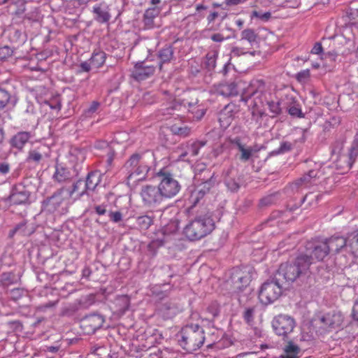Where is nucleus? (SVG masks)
Here are the masks:
<instances>
[{
	"mask_svg": "<svg viewBox=\"0 0 358 358\" xmlns=\"http://www.w3.org/2000/svg\"><path fill=\"white\" fill-rule=\"evenodd\" d=\"M280 192H275L268 194L259 200V206L260 208H267L275 204L280 199Z\"/></svg>",
	"mask_w": 358,
	"mask_h": 358,
	"instance_id": "obj_32",
	"label": "nucleus"
},
{
	"mask_svg": "<svg viewBox=\"0 0 358 358\" xmlns=\"http://www.w3.org/2000/svg\"><path fill=\"white\" fill-rule=\"evenodd\" d=\"M13 53V50L7 45L0 48V60L6 59L12 56Z\"/></svg>",
	"mask_w": 358,
	"mask_h": 358,
	"instance_id": "obj_56",
	"label": "nucleus"
},
{
	"mask_svg": "<svg viewBox=\"0 0 358 358\" xmlns=\"http://www.w3.org/2000/svg\"><path fill=\"white\" fill-rule=\"evenodd\" d=\"M188 111L193 114L194 118L197 120H201L206 113V109L201 106H197L195 109L190 110L188 109Z\"/></svg>",
	"mask_w": 358,
	"mask_h": 358,
	"instance_id": "obj_54",
	"label": "nucleus"
},
{
	"mask_svg": "<svg viewBox=\"0 0 358 358\" xmlns=\"http://www.w3.org/2000/svg\"><path fill=\"white\" fill-rule=\"evenodd\" d=\"M348 243L350 251L358 257V234L351 236L348 239Z\"/></svg>",
	"mask_w": 358,
	"mask_h": 358,
	"instance_id": "obj_43",
	"label": "nucleus"
},
{
	"mask_svg": "<svg viewBox=\"0 0 358 358\" xmlns=\"http://www.w3.org/2000/svg\"><path fill=\"white\" fill-rule=\"evenodd\" d=\"M343 315L341 311L332 310L320 318V322L327 328L336 329L340 327L343 322Z\"/></svg>",
	"mask_w": 358,
	"mask_h": 358,
	"instance_id": "obj_20",
	"label": "nucleus"
},
{
	"mask_svg": "<svg viewBox=\"0 0 358 358\" xmlns=\"http://www.w3.org/2000/svg\"><path fill=\"white\" fill-rule=\"evenodd\" d=\"M153 224L152 216L144 215L136 218V225L141 230H147Z\"/></svg>",
	"mask_w": 358,
	"mask_h": 358,
	"instance_id": "obj_38",
	"label": "nucleus"
},
{
	"mask_svg": "<svg viewBox=\"0 0 358 358\" xmlns=\"http://www.w3.org/2000/svg\"><path fill=\"white\" fill-rule=\"evenodd\" d=\"M224 183L227 189L231 192H237L241 187L239 179H235L231 177L227 178Z\"/></svg>",
	"mask_w": 358,
	"mask_h": 358,
	"instance_id": "obj_47",
	"label": "nucleus"
},
{
	"mask_svg": "<svg viewBox=\"0 0 358 358\" xmlns=\"http://www.w3.org/2000/svg\"><path fill=\"white\" fill-rule=\"evenodd\" d=\"M22 111L26 117H29L36 113L34 104L29 100L27 99L22 105Z\"/></svg>",
	"mask_w": 358,
	"mask_h": 358,
	"instance_id": "obj_45",
	"label": "nucleus"
},
{
	"mask_svg": "<svg viewBox=\"0 0 358 358\" xmlns=\"http://www.w3.org/2000/svg\"><path fill=\"white\" fill-rule=\"evenodd\" d=\"M174 132L176 134L180 136L186 137L189 136L190 133V129L187 127H176Z\"/></svg>",
	"mask_w": 358,
	"mask_h": 358,
	"instance_id": "obj_60",
	"label": "nucleus"
},
{
	"mask_svg": "<svg viewBox=\"0 0 358 358\" xmlns=\"http://www.w3.org/2000/svg\"><path fill=\"white\" fill-rule=\"evenodd\" d=\"M358 157V148L352 145L348 153V166L351 168Z\"/></svg>",
	"mask_w": 358,
	"mask_h": 358,
	"instance_id": "obj_53",
	"label": "nucleus"
},
{
	"mask_svg": "<svg viewBox=\"0 0 358 358\" xmlns=\"http://www.w3.org/2000/svg\"><path fill=\"white\" fill-rule=\"evenodd\" d=\"M295 326L294 319L288 315L280 314L272 321V327L275 334L284 338L293 331Z\"/></svg>",
	"mask_w": 358,
	"mask_h": 358,
	"instance_id": "obj_12",
	"label": "nucleus"
},
{
	"mask_svg": "<svg viewBox=\"0 0 358 358\" xmlns=\"http://www.w3.org/2000/svg\"><path fill=\"white\" fill-rule=\"evenodd\" d=\"M155 155L150 151L134 153L124 164L127 173V180L136 177V180H141L145 176L155 163Z\"/></svg>",
	"mask_w": 358,
	"mask_h": 358,
	"instance_id": "obj_1",
	"label": "nucleus"
},
{
	"mask_svg": "<svg viewBox=\"0 0 358 358\" xmlns=\"http://www.w3.org/2000/svg\"><path fill=\"white\" fill-rule=\"evenodd\" d=\"M101 173L99 171H94L87 173L84 186L82 187L81 194H87L88 191H93L101 182Z\"/></svg>",
	"mask_w": 358,
	"mask_h": 358,
	"instance_id": "obj_25",
	"label": "nucleus"
},
{
	"mask_svg": "<svg viewBox=\"0 0 358 358\" xmlns=\"http://www.w3.org/2000/svg\"><path fill=\"white\" fill-rule=\"evenodd\" d=\"M45 153H43L41 148H37L34 150H30L28 152L27 157L26 158L27 162H32L35 164H39L43 159Z\"/></svg>",
	"mask_w": 358,
	"mask_h": 358,
	"instance_id": "obj_35",
	"label": "nucleus"
},
{
	"mask_svg": "<svg viewBox=\"0 0 358 358\" xmlns=\"http://www.w3.org/2000/svg\"><path fill=\"white\" fill-rule=\"evenodd\" d=\"M310 268L307 257L299 255L293 263L281 264L276 273L278 279L284 282H293L303 275L306 274Z\"/></svg>",
	"mask_w": 358,
	"mask_h": 358,
	"instance_id": "obj_4",
	"label": "nucleus"
},
{
	"mask_svg": "<svg viewBox=\"0 0 358 358\" xmlns=\"http://www.w3.org/2000/svg\"><path fill=\"white\" fill-rule=\"evenodd\" d=\"M155 71L152 65H148L145 62H137L131 71V77L138 82L150 78Z\"/></svg>",
	"mask_w": 358,
	"mask_h": 358,
	"instance_id": "obj_17",
	"label": "nucleus"
},
{
	"mask_svg": "<svg viewBox=\"0 0 358 358\" xmlns=\"http://www.w3.org/2000/svg\"><path fill=\"white\" fill-rule=\"evenodd\" d=\"M293 148V144L288 141H282L280 143V145L278 148L272 151L271 154L273 155H278L281 154H284L291 151Z\"/></svg>",
	"mask_w": 358,
	"mask_h": 358,
	"instance_id": "obj_42",
	"label": "nucleus"
},
{
	"mask_svg": "<svg viewBox=\"0 0 358 358\" xmlns=\"http://www.w3.org/2000/svg\"><path fill=\"white\" fill-rule=\"evenodd\" d=\"M206 310L211 315V318L207 319L213 320L220 314V306L217 302H213L208 306Z\"/></svg>",
	"mask_w": 358,
	"mask_h": 358,
	"instance_id": "obj_50",
	"label": "nucleus"
},
{
	"mask_svg": "<svg viewBox=\"0 0 358 358\" xmlns=\"http://www.w3.org/2000/svg\"><path fill=\"white\" fill-rule=\"evenodd\" d=\"M106 58V54L103 51L98 50L93 52L90 61L93 67L99 68L104 64Z\"/></svg>",
	"mask_w": 358,
	"mask_h": 358,
	"instance_id": "obj_34",
	"label": "nucleus"
},
{
	"mask_svg": "<svg viewBox=\"0 0 358 358\" xmlns=\"http://www.w3.org/2000/svg\"><path fill=\"white\" fill-rule=\"evenodd\" d=\"M117 305L120 306V308L119 310L122 313H124L128 309L129 306V299L126 296H120L117 299Z\"/></svg>",
	"mask_w": 358,
	"mask_h": 358,
	"instance_id": "obj_52",
	"label": "nucleus"
},
{
	"mask_svg": "<svg viewBox=\"0 0 358 358\" xmlns=\"http://www.w3.org/2000/svg\"><path fill=\"white\" fill-rule=\"evenodd\" d=\"M329 253L325 241H313L306 243L305 253L300 255L307 257L310 266L314 260L322 261Z\"/></svg>",
	"mask_w": 358,
	"mask_h": 358,
	"instance_id": "obj_11",
	"label": "nucleus"
},
{
	"mask_svg": "<svg viewBox=\"0 0 358 358\" xmlns=\"http://www.w3.org/2000/svg\"><path fill=\"white\" fill-rule=\"evenodd\" d=\"M205 142L196 141L192 143L187 147V150L180 155L181 157H184L186 155H190L191 157H196L199 155L200 149L204 146Z\"/></svg>",
	"mask_w": 358,
	"mask_h": 358,
	"instance_id": "obj_37",
	"label": "nucleus"
},
{
	"mask_svg": "<svg viewBox=\"0 0 358 358\" xmlns=\"http://www.w3.org/2000/svg\"><path fill=\"white\" fill-rule=\"evenodd\" d=\"M215 93L224 97L234 96L238 94V88L235 83H220L215 86Z\"/></svg>",
	"mask_w": 358,
	"mask_h": 358,
	"instance_id": "obj_27",
	"label": "nucleus"
},
{
	"mask_svg": "<svg viewBox=\"0 0 358 358\" xmlns=\"http://www.w3.org/2000/svg\"><path fill=\"white\" fill-rule=\"evenodd\" d=\"M239 152H241L239 159L241 162H246L251 158L254 152V150L251 147H248L245 145H244L239 150Z\"/></svg>",
	"mask_w": 358,
	"mask_h": 358,
	"instance_id": "obj_46",
	"label": "nucleus"
},
{
	"mask_svg": "<svg viewBox=\"0 0 358 358\" xmlns=\"http://www.w3.org/2000/svg\"><path fill=\"white\" fill-rule=\"evenodd\" d=\"M283 282L275 275L273 278L264 282L259 291V299L265 304H270L276 301L282 294Z\"/></svg>",
	"mask_w": 358,
	"mask_h": 358,
	"instance_id": "obj_7",
	"label": "nucleus"
},
{
	"mask_svg": "<svg viewBox=\"0 0 358 358\" xmlns=\"http://www.w3.org/2000/svg\"><path fill=\"white\" fill-rule=\"evenodd\" d=\"M229 143L231 145L236 148L238 150L244 145L240 137L236 136L233 138H229Z\"/></svg>",
	"mask_w": 358,
	"mask_h": 358,
	"instance_id": "obj_63",
	"label": "nucleus"
},
{
	"mask_svg": "<svg viewBox=\"0 0 358 358\" xmlns=\"http://www.w3.org/2000/svg\"><path fill=\"white\" fill-rule=\"evenodd\" d=\"M258 34L252 29H245L241 33V41H247L250 46L257 44Z\"/></svg>",
	"mask_w": 358,
	"mask_h": 358,
	"instance_id": "obj_31",
	"label": "nucleus"
},
{
	"mask_svg": "<svg viewBox=\"0 0 358 358\" xmlns=\"http://www.w3.org/2000/svg\"><path fill=\"white\" fill-rule=\"evenodd\" d=\"M17 102V98L8 91L0 88V109L4 108L6 106H15Z\"/></svg>",
	"mask_w": 358,
	"mask_h": 358,
	"instance_id": "obj_28",
	"label": "nucleus"
},
{
	"mask_svg": "<svg viewBox=\"0 0 358 358\" xmlns=\"http://www.w3.org/2000/svg\"><path fill=\"white\" fill-rule=\"evenodd\" d=\"M178 229V222L177 220L171 221L164 228V233H174Z\"/></svg>",
	"mask_w": 358,
	"mask_h": 358,
	"instance_id": "obj_59",
	"label": "nucleus"
},
{
	"mask_svg": "<svg viewBox=\"0 0 358 358\" xmlns=\"http://www.w3.org/2000/svg\"><path fill=\"white\" fill-rule=\"evenodd\" d=\"M140 195L143 204L148 207H157L164 200L158 186L143 185L141 187Z\"/></svg>",
	"mask_w": 358,
	"mask_h": 358,
	"instance_id": "obj_13",
	"label": "nucleus"
},
{
	"mask_svg": "<svg viewBox=\"0 0 358 358\" xmlns=\"http://www.w3.org/2000/svg\"><path fill=\"white\" fill-rule=\"evenodd\" d=\"M318 177V171L311 169L307 173L296 180L289 186L293 192H299L301 188L307 187L310 185Z\"/></svg>",
	"mask_w": 358,
	"mask_h": 358,
	"instance_id": "obj_18",
	"label": "nucleus"
},
{
	"mask_svg": "<svg viewBox=\"0 0 358 358\" xmlns=\"http://www.w3.org/2000/svg\"><path fill=\"white\" fill-rule=\"evenodd\" d=\"M254 308H247L243 313V318L248 324H250L254 320Z\"/></svg>",
	"mask_w": 358,
	"mask_h": 358,
	"instance_id": "obj_58",
	"label": "nucleus"
},
{
	"mask_svg": "<svg viewBox=\"0 0 358 358\" xmlns=\"http://www.w3.org/2000/svg\"><path fill=\"white\" fill-rule=\"evenodd\" d=\"M282 103H285V96L277 102L273 101L267 102L268 110L272 114L271 115V117H276L282 113L284 109L282 107Z\"/></svg>",
	"mask_w": 358,
	"mask_h": 358,
	"instance_id": "obj_33",
	"label": "nucleus"
},
{
	"mask_svg": "<svg viewBox=\"0 0 358 358\" xmlns=\"http://www.w3.org/2000/svg\"><path fill=\"white\" fill-rule=\"evenodd\" d=\"M162 308L166 312L168 317H172L180 310V307L177 304L171 302L164 303Z\"/></svg>",
	"mask_w": 358,
	"mask_h": 358,
	"instance_id": "obj_44",
	"label": "nucleus"
},
{
	"mask_svg": "<svg viewBox=\"0 0 358 358\" xmlns=\"http://www.w3.org/2000/svg\"><path fill=\"white\" fill-rule=\"evenodd\" d=\"M348 24L351 27L358 28V9L350 7L346 11Z\"/></svg>",
	"mask_w": 358,
	"mask_h": 358,
	"instance_id": "obj_39",
	"label": "nucleus"
},
{
	"mask_svg": "<svg viewBox=\"0 0 358 358\" xmlns=\"http://www.w3.org/2000/svg\"><path fill=\"white\" fill-rule=\"evenodd\" d=\"M194 180L196 183L191 190L189 197V201L191 203L189 210H192L199 203L209 194L210 189L215 187L217 182L215 173L207 169H201L199 173H196Z\"/></svg>",
	"mask_w": 358,
	"mask_h": 358,
	"instance_id": "obj_2",
	"label": "nucleus"
},
{
	"mask_svg": "<svg viewBox=\"0 0 358 358\" xmlns=\"http://www.w3.org/2000/svg\"><path fill=\"white\" fill-rule=\"evenodd\" d=\"M31 192L22 183H18L12 187L10 195L3 199L4 201H9L13 205L29 204Z\"/></svg>",
	"mask_w": 358,
	"mask_h": 358,
	"instance_id": "obj_14",
	"label": "nucleus"
},
{
	"mask_svg": "<svg viewBox=\"0 0 358 358\" xmlns=\"http://www.w3.org/2000/svg\"><path fill=\"white\" fill-rule=\"evenodd\" d=\"M158 58L159 59V69L160 70L162 69V65L164 63H169L173 59V50L171 46L168 45L162 49H161L158 52Z\"/></svg>",
	"mask_w": 358,
	"mask_h": 358,
	"instance_id": "obj_29",
	"label": "nucleus"
},
{
	"mask_svg": "<svg viewBox=\"0 0 358 358\" xmlns=\"http://www.w3.org/2000/svg\"><path fill=\"white\" fill-rule=\"evenodd\" d=\"M85 182L83 180H78L73 185L72 189L67 192L66 191V195L72 196L73 194L77 193V196L80 197L84 194H81L82 187L84 186Z\"/></svg>",
	"mask_w": 358,
	"mask_h": 358,
	"instance_id": "obj_49",
	"label": "nucleus"
},
{
	"mask_svg": "<svg viewBox=\"0 0 358 358\" xmlns=\"http://www.w3.org/2000/svg\"><path fill=\"white\" fill-rule=\"evenodd\" d=\"M33 137L29 131H22L16 133L9 139V144L11 148L22 151L24 145Z\"/></svg>",
	"mask_w": 358,
	"mask_h": 358,
	"instance_id": "obj_22",
	"label": "nucleus"
},
{
	"mask_svg": "<svg viewBox=\"0 0 358 358\" xmlns=\"http://www.w3.org/2000/svg\"><path fill=\"white\" fill-rule=\"evenodd\" d=\"M92 13L94 20L100 24L108 23L111 18L109 6L105 1L94 5L92 8Z\"/></svg>",
	"mask_w": 358,
	"mask_h": 358,
	"instance_id": "obj_19",
	"label": "nucleus"
},
{
	"mask_svg": "<svg viewBox=\"0 0 358 358\" xmlns=\"http://www.w3.org/2000/svg\"><path fill=\"white\" fill-rule=\"evenodd\" d=\"M344 274L349 280L354 282L356 280H358V265L345 268L344 269Z\"/></svg>",
	"mask_w": 358,
	"mask_h": 358,
	"instance_id": "obj_48",
	"label": "nucleus"
},
{
	"mask_svg": "<svg viewBox=\"0 0 358 358\" xmlns=\"http://www.w3.org/2000/svg\"><path fill=\"white\" fill-rule=\"evenodd\" d=\"M160 11L161 9L157 6L149 8L145 10L142 20L145 29H152L158 27L156 19L159 15Z\"/></svg>",
	"mask_w": 358,
	"mask_h": 358,
	"instance_id": "obj_24",
	"label": "nucleus"
},
{
	"mask_svg": "<svg viewBox=\"0 0 358 358\" xmlns=\"http://www.w3.org/2000/svg\"><path fill=\"white\" fill-rule=\"evenodd\" d=\"M33 232V228H29L27 226V222L23 221L17 224L12 230L10 231L9 236L13 237L16 234H18L21 236H29Z\"/></svg>",
	"mask_w": 358,
	"mask_h": 358,
	"instance_id": "obj_30",
	"label": "nucleus"
},
{
	"mask_svg": "<svg viewBox=\"0 0 358 358\" xmlns=\"http://www.w3.org/2000/svg\"><path fill=\"white\" fill-rule=\"evenodd\" d=\"M110 220L115 223L120 222L122 219V214L120 211H110L108 214Z\"/></svg>",
	"mask_w": 358,
	"mask_h": 358,
	"instance_id": "obj_62",
	"label": "nucleus"
},
{
	"mask_svg": "<svg viewBox=\"0 0 358 358\" xmlns=\"http://www.w3.org/2000/svg\"><path fill=\"white\" fill-rule=\"evenodd\" d=\"M324 241L329 252H338L344 247L348 248V240L343 236H333Z\"/></svg>",
	"mask_w": 358,
	"mask_h": 358,
	"instance_id": "obj_26",
	"label": "nucleus"
},
{
	"mask_svg": "<svg viewBox=\"0 0 358 358\" xmlns=\"http://www.w3.org/2000/svg\"><path fill=\"white\" fill-rule=\"evenodd\" d=\"M263 90H264V84H262L259 86V90H254L252 88L250 89V91L249 94H242L241 96V101L244 102H247L249 99L251 97H254V99H262V96L263 95Z\"/></svg>",
	"mask_w": 358,
	"mask_h": 358,
	"instance_id": "obj_40",
	"label": "nucleus"
},
{
	"mask_svg": "<svg viewBox=\"0 0 358 358\" xmlns=\"http://www.w3.org/2000/svg\"><path fill=\"white\" fill-rule=\"evenodd\" d=\"M67 196L66 189L62 187L57 189L54 194L42 201V210L49 213L58 212L64 213L66 211V205Z\"/></svg>",
	"mask_w": 358,
	"mask_h": 358,
	"instance_id": "obj_8",
	"label": "nucleus"
},
{
	"mask_svg": "<svg viewBox=\"0 0 358 358\" xmlns=\"http://www.w3.org/2000/svg\"><path fill=\"white\" fill-rule=\"evenodd\" d=\"M180 345L186 350H196L200 348L205 341V332L199 324H187L181 331Z\"/></svg>",
	"mask_w": 358,
	"mask_h": 358,
	"instance_id": "obj_5",
	"label": "nucleus"
},
{
	"mask_svg": "<svg viewBox=\"0 0 358 358\" xmlns=\"http://www.w3.org/2000/svg\"><path fill=\"white\" fill-rule=\"evenodd\" d=\"M284 352L285 355L293 356L299 358V354L300 353L299 347L294 343L292 341H289L284 347Z\"/></svg>",
	"mask_w": 358,
	"mask_h": 358,
	"instance_id": "obj_41",
	"label": "nucleus"
},
{
	"mask_svg": "<svg viewBox=\"0 0 358 358\" xmlns=\"http://www.w3.org/2000/svg\"><path fill=\"white\" fill-rule=\"evenodd\" d=\"M271 17L270 12L262 13L260 11L254 10L252 13V17H257L262 20L263 22H267Z\"/></svg>",
	"mask_w": 358,
	"mask_h": 358,
	"instance_id": "obj_55",
	"label": "nucleus"
},
{
	"mask_svg": "<svg viewBox=\"0 0 358 358\" xmlns=\"http://www.w3.org/2000/svg\"><path fill=\"white\" fill-rule=\"evenodd\" d=\"M17 277L13 272H6L0 275V285L4 287L17 283Z\"/></svg>",
	"mask_w": 358,
	"mask_h": 358,
	"instance_id": "obj_36",
	"label": "nucleus"
},
{
	"mask_svg": "<svg viewBox=\"0 0 358 358\" xmlns=\"http://www.w3.org/2000/svg\"><path fill=\"white\" fill-rule=\"evenodd\" d=\"M105 322L102 315L93 313L85 316L80 320V327L87 334H92L100 329Z\"/></svg>",
	"mask_w": 358,
	"mask_h": 358,
	"instance_id": "obj_16",
	"label": "nucleus"
},
{
	"mask_svg": "<svg viewBox=\"0 0 358 358\" xmlns=\"http://www.w3.org/2000/svg\"><path fill=\"white\" fill-rule=\"evenodd\" d=\"M282 107L291 116L296 117H303L304 116L296 97L292 94L285 95V103H282Z\"/></svg>",
	"mask_w": 358,
	"mask_h": 358,
	"instance_id": "obj_21",
	"label": "nucleus"
},
{
	"mask_svg": "<svg viewBox=\"0 0 358 358\" xmlns=\"http://www.w3.org/2000/svg\"><path fill=\"white\" fill-rule=\"evenodd\" d=\"M199 100L195 99L194 101H189L187 99H174L169 102L166 106L160 110L161 115L168 118L173 115H180L178 113H182L188 109H195L198 105Z\"/></svg>",
	"mask_w": 358,
	"mask_h": 358,
	"instance_id": "obj_10",
	"label": "nucleus"
},
{
	"mask_svg": "<svg viewBox=\"0 0 358 358\" xmlns=\"http://www.w3.org/2000/svg\"><path fill=\"white\" fill-rule=\"evenodd\" d=\"M24 294V291L22 288H15L10 291V298L14 301H17L20 299Z\"/></svg>",
	"mask_w": 358,
	"mask_h": 358,
	"instance_id": "obj_57",
	"label": "nucleus"
},
{
	"mask_svg": "<svg viewBox=\"0 0 358 358\" xmlns=\"http://www.w3.org/2000/svg\"><path fill=\"white\" fill-rule=\"evenodd\" d=\"M83 166L82 163H76L74 165H71V167H66L61 164H57L53 178L58 182H63L71 180L79 175Z\"/></svg>",
	"mask_w": 358,
	"mask_h": 358,
	"instance_id": "obj_15",
	"label": "nucleus"
},
{
	"mask_svg": "<svg viewBox=\"0 0 358 358\" xmlns=\"http://www.w3.org/2000/svg\"><path fill=\"white\" fill-rule=\"evenodd\" d=\"M204 67L208 71H212L215 69L216 66V57L215 55H207L206 57V60L204 62Z\"/></svg>",
	"mask_w": 358,
	"mask_h": 358,
	"instance_id": "obj_51",
	"label": "nucleus"
},
{
	"mask_svg": "<svg viewBox=\"0 0 358 358\" xmlns=\"http://www.w3.org/2000/svg\"><path fill=\"white\" fill-rule=\"evenodd\" d=\"M215 229V222L208 213H200L189 221L183 229V234L191 241L201 240Z\"/></svg>",
	"mask_w": 358,
	"mask_h": 358,
	"instance_id": "obj_3",
	"label": "nucleus"
},
{
	"mask_svg": "<svg viewBox=\"0 0 358 358\" xmlns=\"http://www.w3.org/2000/svg\"><path fill=\"white\" fill-rule=\"evenodd\" d=\"M252 268L245 267L243 268H236L234 269L231 276V283L232 290L240 297L247 296L250 294L252 289L249 287V284L252 279Z\"/></svg>",
	"mask_w": 358,
	"mask_h": 358,
	"instance_id": "obj_6",
	"label": "nucleus"
},
{
	"mask_svg": "<svg viewBox=\"0 0 358 358\" xmlns=\"http://www.w3.org/2000/svg\"><path fill=\"white\" fill-rule=\"evenodd\" d=\"M158 176L160 178L158 187L164 199L172 198L179 192L180 185L171 173L161 171Z\"/></svg>",
	"mask_w": 358,
	"mask_h": 358,
	"instance_id": "obj_9",
	"label": "nucleus"
},
{
	"mask_svg": "<svg viewBox=\"0 0 358 358\" xmlns=\"http://www.w3.org/2000/svg\"><path fill=\"white\" fill-rule=\"evenodd\" d=\"M100 106V103L98 101H93L90 107L85 110V113L87 116L92 115L96 113Z\"/></svg>",
	"mask_w": 358,
	"mask_h": 358,
	"instance_id": "obj_61",
	"label": "nucleus"
},
{
	"mask_svg": "<svg viewBox=\"0 0 358 358\" xmlns=\"http://www.w3.org/2000/svg\"><path fill=\"white\" fill-rule=\"evenodd\" d=\"M94 148L99 151L96 155L102 158H106L107 166H110L115 156V150L106 141H98L95 143Z\"/></svg>",
	"mask_w": 358,
	"mask_h": 358,
	"instance_id": "obj_23",
	"label": "nucleus"
},
{
	"mask_svg": "<svg viewBox=\"0 0 358 358\" xmlns=\"http://www.w3.org/2000/svg\"><path fill=\"white\" fill-rule=\"evenodd\" d=\"M338 56V53L335 51H329L326 53H323L322 59H329L331 62H334Z\"/></svg>",
	"mask_w": 358,
	"mask_h": 358,
	"instance_id": "obj_64",
	"label": "nucleus"
}]
</instances>
